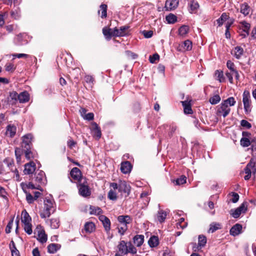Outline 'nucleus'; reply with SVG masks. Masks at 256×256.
<instances>
[{"mask_svg":"<svg viewBox=\"0 0 256 256\" xmlns=\"http://www.w3.org/2000/svg\"><path fill=\"white\" fill-rule=\"evenodd\" d=\"M110 188L117 190L120 196L124 194L125 196H128L130 192V186L126 181L119 180L118 183L112 182L110 184Z\"/></svg>","mask_w":256,"mask_h":256,"instance_id":"f257e3e1","label":"nucleus"},{"mask_svg":"<svg viewBox=\"0 0 256 256\" xmlns=\"http://www.w3.org/2000/svg\"><path fill=\"white\" fill-rule=\"evenodd\" d=\"M54 202L52 200L46 198L44 200V207L42 212H40V216L42 218H48L52 213L54 211Z\"/></svg>","mask_w":256,"mask_h":256,"instance_id":"f03ea898","label":"nucleus"},{"mask_svg":"<svg viewBox=\"0 0 256 256\" xmlns=\"http://www.w3.org/2000/svg\"><path fill=\"white\" fill-rule=\"evenodd\" d=\"M244 172L246 174L244 178L245 180H248L252 176V174H254L256 172V158H252L250 162L246 166L244 169Z\"/></svg>","mask_w":256,"mask_h":256,"instance_id":"7ed1b4c3","label":"nucleus"},{"mask_svg":"<svg viewBox=\"0 0 256 256\" xmlns=\"http://www.w3.org/2000/svg\"><path fill=\"white\" fill-rule=\"evenodd\" d=\"M242 102L244 109L246 112H250L252 109V100L250 92L248 90H244L242 94Z\"/></svg>","mask_w":256,"mask_h":256,"instance_id":"20e7f679","label":"nucleus"},{"mask_svg":"<svg viewBox=\"0 0 256 256\" xmlns=\"http://www.w3.org/2000/svg\"><path fill=\"white\" fill-rule=\"evenodd\" d=\"M80 194L84 197L88 196L90 195L91 192L88 186L86 180H83L82 182L78 183Z\"/></svg>","mask_w":256,"mask_h":256,"instance_id":"39448f33","label":"nucleus"},{"mask_svg":"<svg viewBox=\"0 0 256 256\" xmlns=\"http://www.w3.org/2000/svg\"><path fill=\"white\" fill-rule=\"evenodd\" d=\"M246 210L247 205L246 203L244 202L237 208L231 210L230 213L234 218H238L242 213L245 212Z\"/></svg>","mask_w":256,"mask_h":256,"instance_id":"423d86ee","label":"nucleus"},{"mask_svg":"<svg viewBox=\"0 0 256 256\" xmlns=\"http://www.w3.org/2000/svg\"><path fill=\"white\" fill-rule=\"evenodd\" d=\"M70 174L71 177L75 181H77L78 183L80 182L83 180H86L82 176L80 170L78 168H74L70 171Z\"/></svg>","mask_w":256,"mask_h":256,"instance_id":"0eeeda50","label":"nucleus"},{"mask_svg":"<svg viewBox=\"0 0 256 256\" xmlns=\"http://www.w3.org/2000/svg\"><path fill=\"white\" fill-rule=\"evenodd\" d=\"M230 111V108L229 106L222 102L218 109L217 114L218 115L222 116L225 118L229 114Z\"/></svg>","mask_w":256,"mask_h":256,"instance_id":"6e6552de","label":"nucleus"},{"mask_svg":"<svg viewBox=\"0 0 256 256\" xmlns=\"http://www.w3.org/2000/svg\"><path fill=\"white\" fill-rule=\"evenodd\" d=\"M90 129L94 137L98 140L102 136L100 128L96 122H92Z\"/></svg>","mask_w":256,"mask_h":256,"instance_id":"1a4fd4ad","label":"nucleus"},{"mask_svg":"<svg viewBox=\"0 0 256 256\" xmlns=\"http://www.w3.org/2000/svg\"><path fill=\"white\" fill-rule=\"evenodd\" d=\"M32 136L31 134H27L22 137V148H32Z\"/></svg>","mask_w":256,"mask_h":256,"instance_id":"9d476101","label":"nucleus"},{"mask_svg":"<svg viewBox=\"0 0 256 256\" xmlns=\"http://www.w3.org/2000/svg\"><path fill=\"white\" fill-rule=\"evenodd\" d=\"M128 28V26H121L120 29L116 28L113 30V35L115 37L124 36L127 34Z\"/></svg>","mask_w":256,"mask_h":256,"instance_id":"9b49d317","label":"nucleus"},{"mask_svg":"<svg viewBox=\"0 0 256 256\" xmlns=\"http://www.w3.org/2000/svg\"><path fill=\"white\" fill-rule=\"evenodd\" d=\"M178 0H166L164 8L166 10H174L178 7Z\"/></svg>","mask_w":256,"mask_h":256,"instance_id":"f8f14e48","label":"nucleus"},{"mask_svg":"<svg viewBox=\"0 0 256 256\" xmlns=\"http://www.w3.org/2000/svg\"><path fill=\"white\" fill-rule=\"evenodd\" d=\"M36 166L34 162H30L25 164L24 172L26 174H33L36 170Z\"/></svg>","mask_w":256,"mask_h":256,"instance_id":"ddd939ff","label":"nucleus"},{"mask_svg":"<svg viewBox=\"0 0 256 256\" xmlns=\"http://www.w3.org/2000/svg\"><path fill=\"white\" fill-rule=\"evenodd\" d=\"M99 220L102 223L105 230L106 232L109 231L110 229V220L106 216L104 215H100L99 216Z\"/></svg>","mask_w":256,"mask_h":256,"instance_id":"4468645a","label":"nucleus"},{"mask_svg":"<svg viewBox=\"0 0 256 256\" xmlns=\"http://www.w3.org/2000/svg\"><path fill=\"white\" fill-rule=\"evenodd\" d=\"M241 26L240 28L243 30L244 34H242L244 38H246L249 34V30L250 28V24L246 21H242L240 22Z\"/></svg>","mask_w":256,"mask_h":256,"instance_id":"2eb2a0df","label":"nucleus"},{"mask_svg":"<svg viewBox=\"0 0 256 256\" xmlns=\"http://www.w3.org/2000/svg\"><path fill=\"white\" fill-rule=\"evenodd\" d=\"M16 132V128L14 125L9 124L6 126V135L10 138H13Z\"/></svg>","mask_w":256,"mask_h":256,"instance_id":"dca6fc26","label":"nucleus"},{"mask_svg":"<svg viewBox=\"0 0 256 256\" xmlns=\"http://www.w3.org/2000/svg\"><path fill=\"white\" fill-rule=\"evenodd\" d=\"M244 54V49L240 46H236L232 51V54L237 59H240Z\"/></svg>","mask_w":256,"mask_h":256,"instance_id":"f3484780","label":"nucleus"},{"mask_svg":"<svg viewBox=\"0 0 256 256\" xmlns=\"http://www.w3.org/2000/svg\"><path fill=\"white\" fill-rule=\"evenodd\" d=\"M132 168V166L130 163L128 161H126L122 163L120 170L122 173L126 174L130 172Z\"/></svg>","mask_w":256,"mask_h":256,"instance_id":"a211bd4d","label":"nucleus"},{"mask_svg":"<svg viewBox=\"0 0 256 256\" xmlns=\"http://www.w3.org/2000/svg\"><path fill=\"white\" fill-rule=\"evenodd\" d=\"M118 220L123 226H127V224L130 223L132 221V218L128 215L120 216L118 218Z\"/></svg>","mask_w":256,"mask_h":256,"instance_id":"6ab92c4d","label":"nucleus"},{"mask_svg":"<svg viewBox=\"0 0 256 256\" xmlns=\"http://www.w3.org/2000/svg\"><path fill=\"white\" fill-rule=\"evenodd\" d=\"M242 226L240 224L234 225L230 230V234L232 236H236L241 233Z\"/></svg>","mask_w":256,"mask_h":256,"instance_id":"aec40b11","label":"nucleus"},{"mask_svg":"<svg viewBox=\"0 0 256 256\" xmlns=\"http://www.w3.org/2000/svg\"><path fill=\"white\" fill-rule=\"evenodd\" d=\"M118 248L119 252L124 254H128V244L124 240L120 241L119 244L118 246Z\"/></svg>","mask_w":256,"mask_h":256,"instance_id":"412c9836","label":"nucleus"},{"mask_svg":"<svg viewBox=\"0 0 256 256\" xmlns=\"http://www.w3.org/2000/svg\"><path fill=\"white\" fill-rule=\"evenodd\" d=\"M184 107V112L186 114H191L192 113V110L191 108L190 101L184 100L182 102Z\"/></svg>","mask_w":256,"mask_h":256,"instance_id":"4be33fe9","label":"nucleus"},{"mask_svg":"<svg viewBox=\"0 0 256 256\" xmlns=\"http://www.w3.org/2000/svg\"><path fill=\"white\" fill-rule=\"evenodd\" d=\"M30 100V95L28 93L26 92H23L19 94L18 100L20 103H24L28 102Z\"/></svg>","mask_w":256,"mask_h":256,"instance_id":"5701e85b","label":"nucleus"},{"mask_svg":"<svg viewBox=\"0 0 256 256\" xmlns=\"http://www.w3.org/2000/svg\"><path fill=\"white\" fill-rule=\"evenodd\" d=\"M32 219L28 214L24 210L22 212V222L24 224L31 223Z\"/></svg>","mask_w":256,"mask_h":256,"instance_id":"b1692460","label":"nucleus"},{"mask_svg":"<svg viewBox=\"0 0 256 256\" xmlns=\"http://www.w3.org/2000/svg\"><path fill=\"white\" fill-rule=\"evenodd\" d=\"M45 180V175L44 173L40 171L36 176L35 177V181L36 182L37 184H44Z\"/></svg>","mask_w":256,"mask_h":256,"instance_id":"393cba45","label":"nucleus"},{"mask_svg":"<svg viewBox=\"0 0 256 256\" xmlns=\"http://www.w3.org/2000/svg\"><path fill=\"white\" fill-rule=\"evenodd\" d=\"M133 239L134 244L137 246H140L144 242V236L142 235H136Z\"/></svg>","mask_w":256,"mask_h":256,"instance_id":"a878e982","label":"nucleus"},{"mask_svg":"<svg viewBox=\"0 0 256 256\" xmlns=\"http://www.w3.org/2000/svg\"><path fill=\"white\" fill-rule=\"evenodd\" d=\"M102 33L106 39L110 40L112 37L114 36L113 35V30L104 28L102 29Z\"/></svg>","mask_w":256,"mask_h":256,"instance_id":"bb28decb","label":"nucleus"},{"mask_svg":"<svg viewBox=\"0 0 256 256\" xmlns=\"http://www.w3.org/2000/svg\"><path fill=\"white\" fill-rule=\"evenodd\" d=\"M95 230L94 224L92 222H87L84 224V230L88 233H91Z\"/></svg>","mask_w":256,"mask_h":256,"instance_id":"cd10ccee","label":"nucleus"},{"mask_svg":"<svg viewBox=\"0 0 256 256\" xmlns=\"http://www.w3.org/2000/svg\"><path fill=\"white\" fill-rule=\"evenodd\" d=\"M90 214L99 215L102 212V209L100 208L92 206H90Z\"/></svg>","mask_w":256,"mask_h":256,"instance_id":"c85d7f7f","label":"nucleus"},{"mask_svg":"<svg viewBox=\"0 0 256 256\" xmlns=\"http://www.w3.org/2000/svg\"><path fill=\"white\" fill-rule=\"evenodd\" d=\"M167 214L162 210H160L157 214V219L160 222H164L166 217Z\"/></svg>","mask_w":256,"mask_h":256,"instance_id":"c756f323","label":"nucleus"},{"mask_svg":"<svg viewBox=\"0 0 256 256\" xmlns=\"http://www.w3.org/2000/svg\"><path fill=\"white\" fill-rule=\"evenodd\" d=\"M116 190H114V188H110V190L108 194V197L110 200H116L118 197L117 196V192H116Z\"/></svg>","mask_w":256,"mask_h":256,"instance_id":"7c9ffc66","label":"nucleus"},{"mask_svg":"<svg viewBox=\"0 0 256 256\" xmlns=\"http://www.w3.org/2000/svg\"><path fill=\"white\" fill-rule=\"evenodd\" d=\"M116 190H114V188H110V190L108 194V197L110 200H116L118 197L117 196V192H116Z\"/></svg>","mask_w":256,"mask_h":256,"instance_id":"2f4dec72","label":"nucleus"},{"mask_svg":"<svg viewBox=\"0 0 256 256\" xmlns=\"http://www.w3.org/2000/svg\"><path fill=\"white\" fill-rule=\"evenodd\" d=\"M250 8L249 6L246 4H243L240 6V12L244 16L249 14Z\"/></svg>","mask_w":256,"mask_h":256,"instance_id":"473e14b6","label":"nucleus"},{"mask_svg":"<svg viewBox=\"0 0 256 256\" xmlns=\"http://www.w3.org/2000/svg\"><path fill=\"white\" fill-rule=\"evenodd\" d=\"M229 18L228 15L226 13H223L220 17L216 20L217 24L219 26L222 25V24L226 22L227 20Z\"/></svg>","mask_w":256,"mask_h":256,"instance_id":"72a5a7b5","label":"nucleus"},{"mask_svg":"<svg viewBox=\"0 0 256 256\" xmlns=\"http://www.w3.org/2000/svg\"><path fill=\"white\" fill-rule=\"evenodd\" d=\"M186 178L184 176H181L179 178L176 180H174L173 182L174 185L180 186L186 182Z\"/></svg>","mask_w":256,"mask_h":256,"instance_id":"f704fd0d","label":"nucleus"},{"mask_svg":"<svg viewBox=\"0 0 256 256\" xmlns=\"http://www.w3.org/2000/svg\"><path fill=\"white\" fill-rule=\"evenodd\" d=\"M148 244L150 247L154 248L158 244V238L157 236H152L149 240Z\"/></svg>","mask_w":256,"mask_h":256,"instance_id":"c9c22d12","label":"nucleus"},{"mask_svg":"<svg viewBox=\"0 0 256 256\" xmlns=\"http://www.w3.org/2000/svg\"><path fill=\"white\" fill-rule=\"evenodd\" d=\"M59 248V246L58 244H51L48 246V252L50 254L55 253Z\"/></svg>","mask_w":256,"mask_h":256,"instance_id":"e433bc0d","label":"nucleus"},{"mask_svg":"<svg viewBox=\"0 0 256 256\" xmlns=\"http://www.w3.org/2000/svg\"><path fill=\"white\" fill-rule=\"evenodd\" d=\"M38 240L42 243H44L47 240V236L44 231H40L38 235Z\"/></svg>","mask_w":256,"mask_h":256,"instance_id":"4c0bfd02","label":"nucleus"},{"mask_svg":"<svg viewBox=\"0 0 256 256\" xmlns=\"http://www.w3.org/2000/svg\"><path fill=\"white\" fill-rule=\"evenodd\" d=\"M189 30V27L187 26H182L178 30L180 35L182 36H186Z\"/></svg>","mask_w":256,"mask_h":256,"instance_id":"58836bf2","label":"nucleus"},{"mask_svg":"<svg viewBox=\"0 0 256 256\" xmlns=\"http://www.w3.org/2000/svg\"><path fill=\"white\" fill-rule=\"evenodd\" d=\"M24 152V149L22 150V148H15V155L16 156V160L18 162L20 161L21 156L22 154Z\"/></svg>","mask_w":256,"mask_h":256,"instance_id":"ea45409f","label":"nucleus"},{"mask_svg":"<svg viewBox=\"0 0 256 256\" xmlns=\"http://www.w3.org/2000/svg\"><path fill=\"white\" fill-rule=\"evenodd\" d=\"M215 76L216 79L220 82H224V77L223 72L222 71L218 70H216L215 72Z\"/></svg>","mask_w":256,"mask_h":256,"instance_id":"a19ab883","label":"nucleus"},{"mask_svg":"<svg viewBox=\"0 0 256 256\" xmlns=\"http://www.w3.org/2000/svg\"><path fill=\"white\" fill-rule=\"evenodd\" d=\"M182 46L184 50H190L192 48V42L189 40H185L182 44Z\"/></svg>","mask_w":256,"mask_h":256,"instance_id":"79ce46f5","label":"nucleus"},{"mask_svg":"<svg viewBox=\"0 0 256 256\" xmlns=\"http://www.w3.org/2000/svg\"><path fill=\"white\" fill-rule=\"evenodd\" d=\"M32 148H24V151L25 154V157L28 159L30 160L31 158H33V154L31 150Z\"/></svg>","mask_w":256,"mask_h":256,"instance_id":"37998d69","label":"nucleus"},{"mask_svg":"<svg viewBox=\"0 0 256 256\" xmlns=\"http://www.w3.org/2000/svg\"><path fill=\"white\" fill-rule=\"evenodd\" d=\"M166 19L168 24H174L176 21V16L170 14L166 16Z\"/></svg>","mask_w":256,"mask_h":256,"instance_id":"c03bdc74","label":"nucleus"},{"mask_svg":"<svg viewBox=\"0 0 256 256\" xmlns=\"http://www.w3.org/2000/svg\"><path fill=\"white\" fill-rule=\"evenodd\" d=\"M220 100V97L219 95L216 94L210 98L209 100L210 102L212 104H216Z\"/></svg>","mask_w":256,"mask_h":256,"instance_id":"a18cd8bd","label":"nucleus"},{"mask_svg":"<svg viewBox=\"0 0 256 256\" xmlns=\"http://www.w3.org/2000/svg\"><path fill=\"white\" fill-rule=\"evenodd\" d=\"M199 8V4L196 1H192L190 4V12L191 13L194 12Z\"/></svg>","mask_w":256,"mask_h":256,"instance_id":"49530a36","label":"nucleus"},{"mask_svg":"<svg viewBox=\"0 0 256 256\" xmlns=\"http://www.w3.org/2000/svg\"><path fill=\"white\" fill-rule=\"evenodd\" d=\"M227 106H233L236 104V100L234 97H230L223 102Z\"/></svg>","mask_w":256,"mask_h":256,"instance_id":"de8ad7c7","label":"nucleus"},{"mask_svg":"<svg viewBox=\"0 0 256 256\" xmlns=\"http://www.w3.org/2000/svg\"><path fill=\"white\" fill-rule=\"evenodd\" d=\"M206 242V237L203 235L200 236L198 237V244L200 246H204Z\"/></svg>","mask_w":256,"mask_h":256,"instance_id":"09e8293b","label":"nucleus"},{"mask_svg":"<svg viewBox=\"0 0 256 256\" xmlns=\"http://www.w3.org/2000/svg\"><path fill=\"white\" fill-rule=\"evenodd\" d=\"M24 231L29 235L32 234V225L31 223L24 224Z\"/></svg>","mask_w":256,"mask_h":256,"instance_id":"8fccbe9b","label":"nucleus"},{"mask_svg":"<svg viewBox=\"0 0 256 256\" xmlns=\"http://www.w3.org/2000/svg\"><path fill=\"white\" fill-rule=\"evenodd\" d=\"M128 253L135 254L137 252L136 248L132 244L131 242L128 244Z\"/></svg>","mask_w":256,"mask_h":256,"instance_id":"3c124183","label":"nucleus"},{"mask_svg":"<svg viewBox=\"0 0 256 256\" xmlns=\"http://www.w3.org/2000/svg\"><path fill=\"white\" fill-rule=\"evenodd\" d=\"M50 226L52 228H57L59 226V221L56 218H52L50 220Z\"/></svg>","mask_w":256,"mask_h":256,"instance_id":"603ef678","label":"nucleus"},{"mask_svg":"<svg viewBox=\"0 0 256 256\" xmlns=\"http://www.w3.org/2000/svg\"><path fill=\"white\" fill-rule=\"evenodd\" d=\"M100 10H102V18H105L106 17L107 13V6L104 4H101L100 6Z\"/></svg>","mask_w":256,"mask_h":256,"instance_id":"864d4df0","label":"nucleus"},{"mask_svg":"<svg viewBox=\"0 0 256 256\" xmlns=\"http://www.w3.org/2000/svg\"><path fill=\"white\" fill-rule=\"evenodd\" d=\"M187 226V222H184V218H182L180 219L178 222L177 223V228H178L179 226L184 229Z\"/></svg>","mask_w":256,"mask_h":256,"instance_id":"5fc2aeb1","label":"nucleus"},{"mask_svg":"<svg viewBox=\"0 0 256 256\" xmlns=\"http://www.w3.org/2000/svg\"><path fill=\"white\" fill-rule=\"evenodd\" d=\"M16 66L12 63H8L5 66V69L7 72H13L16 69Z\"/></svg>","mask_w":256,"mask_h":256,"instance_id":"6e6d98bb","label":"nucleus"},{"mask_svg":"<svg viewBox=\"0 0 256 256\" xmlns=\"http://www.w3.org/2000/svg\"><path fill=\"white\" fill-rule=\"evenodd\" d=\"M220 228V224H212L210 225V228L208 230L209 232H214Z\"/></svg>","mask_w":256,"mask_h":256,"instance_id":"4d7b16f0","label":"nucleus"},{"mask_svg":"<svg viewBox=\"0 0 256 256\" xmlns=\"http://www.w3.org/2000/svg\"><path fill=\"white\" fill-rule=\"evenodd\" d=\"M240 142V144L244 147H247L250 144V140L246 138H242Z\"/></svg>","mask_w":256,"mask_h":256,"instance_id":"13d9d810","label":"nucleus"},{"mask_svg":"<svg viewBox=\"0 0 256 256\" xmlns=\"http://www.w3.org/2000/svg\"><path fill=\"white\" fill-rule=\"evenodd\" d=\"M10 96L12 100H14V102H16L18 100L19 94L14 91L10 92Z\"/></svg>","mask_w":256,"mask_h":256,"instance_id":"bf43d9fd","label":"nucleus"},{"mask_svg":"<svg viewBox=\"0 0 256 256\" xmlns=\"http://www.w3.org/2000/svg\"><path fill=\"white\" fill-rule=\"evenodd\" d=\"M28 188L37 189L41 191L42 190L39 184H36V185H34L31 182H28Z\"/></svg>","mask_w":256,"mask_h":256,"instance_id":"052dcab7","label":"nucleus"},{"mask_svg":"<svg viewBox=\"0 0 256 256\" xmlns=\"http://www.w3.org/2000/svg\"><path fill=\"white\" fill-rule=\"evenodd\" d=\"M14 218V217H13L12 218V219L8 223V224L6 228V234H9L11 232V229L13 226Z\"/></svg>","mask_w":256,"mask_h":256,"instance_id":"680f3d73","label":"nucleus"},{"mask_svg":"<svg viewBox=\"0 0 256 256\" xmlns=\"http://www.w3.org/2000/svg\"><path fill=\"white\" fill-rule=\"evenodd\" d=\"M160 58V56L158 54H154L152 56H150L149 57L150 62L154 64L156 62V60H158Z\"/></svg>","mask_w":256,"mask_h":256,"instance_id":"e2e57ef3","label":"nucleus"},{"mask_svg":"<svg viewBox=\"0 0 256 256\" xmlns=\"http://www.w3.org/2000/svg\"><path fill=\"white\" fill-rule=\"evenodd\" d=\"M26 194V200L28 204H32L34 202V198L28 192H25Z\"/></svg>","mask_w":256,"mask_h":256,"instance_id":"0e129e2a","label":"nucleus"},{"mask_svg":"<svg viewBox=\"0 0 256 256\" xmlns=\"http://www.w3.org/2000/svg\"><path fill=\"white\" fill-rule=\"evenodd\" d=\"M228 68L232 72H234L236 70L234 68V64L230 60H228L226 63Z\"/></svg>","mask_w":256,"mask_h":256,"instance_id":"69168bd1","label":"nucleus"},{"mask_svg":"<svg viewBox=\"0 0 256 256\" xmlns=\"http://www.w3.org/2000/svg\"><path fill=\"white\" fill-rule=\"evenodd\" d=\"M241 126L246 127L247 128H250L252 127L251 124L246 120H242L240 122Z\"/></svg>","mask_w":256,"mask_h":256,"instance_id":"338daca9","label":"nucleus"},{"mask_svg":"<svg viewBox=\"0 0 256 256\" xmlns=\"http://www.w3.org/2000/svg\"><path fill=\"white\" fill-rule=\"evenodd\" d=\"M118 232L121 234V235H123L124 232H126V231L128 229V227H127V226H122L121 227H118Z\"/></svg>","mask_w":256,"mask_h":256,"instance_id":"774afa93","label":"nucleus"}]
</instances>
